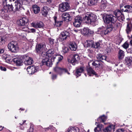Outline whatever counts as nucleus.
<instances>
[{"mask_svg":"<svg viewBox=\"0 0 132 132\" xmlns=\"http://www.w3.org/2000/svg\"><path fill=\"white\" fill-rule=\"evenodd\" d=\"M33 129L32 128H30L28 130L27 132H33Z\"/></svg>","mask_w":132,"mask_h":132,"instance_id":"obj_60","label":"nucleus"},{"mask_svg":"<svg viewBox=\"0 0 132 132\" xmlns=\"http://www.w3.org/2000/svg\"><path fill=\"white\" fill-rule=\"evenodd\" d=\"M103 19L105 23L108 24L111 23V24H117L116 22L117 18L112 15H108L104 16Z\"/></svg>","mask_w":132,"mask_h":132,"instance_id":"obj_2","label":"nucleus"},{"mask_svg":"<svg viewBox=\"0 0 132 132\" xmlns=\"http://www.w3.org/2000/svg\"><path fill=\"white\" fill-rule=\"evenodd\" d=\"M89 29L88 28H84L83 29V33L85 35H86L87 34L88 32L89 31Z\"/></svg>","mask_w":132,"mask_h":132,"instance_id":"obj_44","label":"nucleus"},{"mask_svg":"<svg viewBox=\"0 0 132 132\" xmlns=\"http://www.w3.org/2000/svg\"><path fill=\"white\" fill-rule=\"evenodd\" d=\"M33 74L36 72L38 70V67H35V66H30Z\"/></svg>","mask_w":132,"mask_h":132,"instance_id":"obj_36","label":"nucleus"},{"mask_svg":"<svg viewBox=\"0 0 132 132\" xmlns=\"http://www.w3.org/2000/svg\"><path fill=\"white\" fill-rule=\"evenodd\" d=\"M92 64L96 68L97 67L100 68L101 67V64L100 63H97L95 62H93L92 63Z\"/></svg>","mask_w":132,"mask_h":132,"instance_id":"obj_42","label":"nucleus"},{"mask_svg":"<svg viewBox=\"0 0 132 132\" xmlns=\"http://www.w3.org/2000/svg\"><path fill=\"white\" fill-rule=\"evenodd\" d=\"M115 128L114 125H111L107 127L104 131L105 132H113L114 131Z\"/></svg>","mask_w":132,"mask_h":132,"instance_id":"obj_17","label":"nucleus"},{"mask_svg":"<svg viewBox=\"0 0 132 132\" xmlns=\"http://www.w3.org/2000/svg\"><path fill=\"white\" fill-rule=\"evenodd\" d=\"M30 31H31V32H35V29L33 28L30 29Z\"/></svg>","mask_w":132,"mask_h":132,"instance_id":"obj_61","label":"nucleus"},{"mask_svg":"<svg viewBox=\"0 0 132 132\" xmlns=\"http://www.w3.org/2000/svg\"><path fill=\"white\" fill-rule=\"evenodd\" d=\"M53 60H52V58L51 59L46 57L42 61V62L43 65H46L48 67H51L52 64Z\"/></svg>","mask_w":132,"mask_h":132,"instance_id":"obj_12","label":"nucleus"},{"mask_svg":"<svg viewBox=\"0 0 132 132\" xmlns=\"http://www.w3.org/2000/svg\"><path fill=\"white\" fill-rule=\"evenodd\" d=\"M79 130L77 127H71L69 128L67 132H79Z\"/></svg>","mask_w":132,"mask_h":132,"instance_id":"obj_30","label":"nucleus"},{"mask_svg":"<svg viewBox=\"0 0 132 132\" xmlns=\"http://www.w3.org/2000/svg\"><path fill=\"white\" fill-rule=\"evenodd\" d=\"M125 63L128 67L132 66V60L129 57L125 58Z\"/></svg>","mask_w":132,"mask_h":132,"instance_id":"obj_19","label":"nucleus"},{"mask_svg":"<svg viewBox=\"0 0 132 132\" xmlns=\"http://www.w3.org/2000/svg\"><path fill=\"white\" fill-rule=\"evenodd\" d=\"M21 57L25 64L27 65H31L34 62L32 59L26 55L23 56Z\"/></svg>","mask_w":132,"mask_h":132,"instance_id":"obj_8","label":"nucleus"},{"mask_svg":"<svg viewBox=\"0 0 132 132\" xmlns=\"http://www.w3.org/2000/svg\"><path fill=\"white\" fill-rule=\"evenodd\" d=\"M4 9L2 10V12L3 14V12H9L11 11H13V8L11 5V3H6V5H5L4 3H3Z\"/></svg>","mask_w":132,"mask_h":132,"instance_id":"obj_5","label":"nucleus"},{"mask_svg":"<svg viewBox=\"0 0 132 132\" xmlns=\"http://www.w3.org/2000/svg\"><path fill=\"white\" fill-rule=\"evenodd\" d=\"M32 8L33 11L35 14H37L39 13L40 11V8L36 5H33Z\"/></svg>","mask_w":132,"mask_h":132,"instance_id":"obj_22","label":"nucleus"},{"mask_svg":"<svg viewBox=\"0 0 132 132\" xmlns=\"http://www.w3.org/2000/svg\"><path fill=\"white\" fill-rule=\"evenodd\" d=\"M21 59L19 58H15L13 59V61L15 63L16 65H20L22 63L23 60H22V59L21 57Z\"/></svg>","mask_w":132,"mask_h":132,"instance_id":"obj_18","label":"nucleus"},{"mask_svg":"<svg viewBox=\"0 0 132 132\" xmlns=\"http://www.w3.org/2000/svg\"><path fill=\"white\" fill-rule=\"evenodd\" d=\"M87 74L90 76H92V75H96V72L93 70V69L91 67H89L87 70Z\"/></svg>","mask_w":132,"mask_h":132,"instance_id":"obj_26","label":"nucleus"},{"mask_svg":"<svg viewBox=\"0 0 132 132\" xmlns=\"http://www.w3.org/2000/svg\"><path fill=\"white\" fill-rule=\"evenodd\" d=\"M41 2L42 3L44 2H47L50 4L52 2V0H40Z\"/></svg>","mask_w":132,"mask_h":132,"instance_id":"obj_52","label":"nucleus"},{"mask_svg":"<svg viewBox=\"0 0 132 132\" xmlns=\"http://www.w3.org/2000/svg\"><path fill=\"white\" fill-rule=\"evenodd\" d=\"M13 8V12H15L16 11H20L22 8V4L20 1H17L14 3V5Z\"/></svg>","mask_w":132,"mask_h":132,"instance_id":"obj_11","label":"nucleus"},{"mask_svg":"<svg viewBox=\"0 0 132 132\" xmlns=\"http://www.w3.org/2000/svg\"><path fill=\"white\" fill-rule=\"evenodd\" d=\"M114 14L118 18L122 14L121 11H116L114 13Z\"/></svg>","mask_w":132,"mask_h":132,"instance_id":"obj_39","label":"nucleus"},{"mask_svg":"<svg viewBox=\"0 0 132 132\" xmlns=\"http://www.w3.org/2000/svg\"><path fill=\"white\" fill-rule=\"evenodd\" d=\"M98 127V128L101 131V129H102L103 127V125H97V126Z\"/></svg>","mask_w":132,"mask_h":132,"instance_id":"obj_57","label":"nucleus"},{"mask_svg":"<svg viewBox=\"0 0 132 132\" xmlns=\"http://www.w3.org/2000/svg\"><path fill=\"white\" fill-rule=\"evenodd\" d=\"M0 68V69L2 70H3L4 71H5L6 70V68L4 67L1 66Z\"/></svg>","mask_w":132,"mask_h":132,"instance_id":"obj_58","label":"nucleus"},{"mask_svg":"<svg viewBox=\"0 0 132 132\" xmlns=\"http://www.w3.org/2000/svg\"><path fill=\"white\" fill-rule=\"evenodd\" d=\"M93 41L92 40H87L85 43V45L87 46V47H93Z\"/></svg>","mask_w":132,"mask_h":132,"instance_id":"obj_33","label":"nucleus"},{"mask_svg":"<svg viewBox=\"0 0 132 132\" xmlns=\"http://www.w3.org/2000/svg\"><path fill=\"white\" fill-rule=\"evenodd\" d=\"M32 24L34 27L36 28H41L43 26V23L41 22H40L36 24L32 23Z\"/></svg>","mask_w":132,"mask_h":132,"instance_id":"obj_29","label":"nucleus"},{"mask_svg":"<svg viewBox=\"0 0 132 132\" xmlns=\"http://www.w3.org/2000/svg\"><path fill=\"white\" fill-rule=\"evenodd\" d=\"M94 33V32L89 29L88 32L87 34L86 35L87 36H92L93 35Z\"/></svg>","mask_w":132,"mask_h":132,"instance_id":"obj_45","label":"nucleus"},{"mask_svg":"<svg viewBox=\"0 0 132 132\" xmlns=\"http://www.w3.org/2000/svg\"><path fill=\"white\" fill-rule=\"evenodd\" d=\"M12 0H4L3 3L6 5V3H10Z\"/></svg>","mask_w":132,"mask_h":132,"instance_id":"obj_53","label":"nucleus"},{"mask_svg":"<svg viewBox=\"0 0 132 132\" xmlns=\"http://www.w3.org/2000/svg\"><path fill=\"white\" fill-rule=\"evenodd\" d=\"M79 59V55L77 54H74L71 60V62L72 64L74 65L75 64L77 63Z\"/></svg>","mask_w":132,"mask_h":132,"instance_id":"obj_16","label":"nucleus"},{"mask_svg":"<svg viewBox=\"0 0 132 132\" xmlns=\"http://www.w3.org/2000/svg\"><path fill=\"white\" fill-rule=\"evenodd\" d=\"M125 56V54L123 51L122 50H119L118 52V57L119 60H121Z\"/></svg>","mask_w":132,"mask_h":132,"instance_id":"obj_23","label":"nucleus"},{"mask_svg":"<svg viewBox=\"0 0 132 132\" xmlns=\"http://www.w3.org/2000/svg\"><path fill=\"white\" fill-rule=\"evenodd\" d=\"M4 59L7 62H11L12 61H13V59H12V57L11 56L9 55H7Z\"/></svg>","mask_w":132,"mask_h":132,"instance_id":"obj_38","label":"nucleus"},{"mask_svg":"<svg viewBox=\"0 0 132 132\" xmlns=\"http://www.w3.org/2000/svg\"><path fill=\"white\" fill-rule=\"evenodd\" d=\"M69 51L68 48L65 46H64L62 47V51L64 53L67 52Z\"/></svg>","mask_w":132,"mask_h":132,"instance_id":"obj_46","label":"nucleus"},{"mask_svg":"<svg viewBox=\"0 0 132 132\" xmlns=\"http://www.w3.org/2000/svg\"><path fill=\"white\" fill-rule=\"evenodd\" d=\"M63 59L62 56L58 55H54L52 57V60L53 61H56V64H57L59 62L62 60Z\"/></svg>","mask_w":132,"mask_h":132,"instance_id":"obj_15","label":"nucleus"},{"mask_svg":"<svg viewBox=\"0 0 132 132\" xmlns=\"http://www.w3.org/2000/svg\"><path fill=\"white\" fill-rule=\"evenodd\" d=\"M101 119L102 122H104L106 120V118L104 115H103L99 118L98 119Z\"/></svg>","mask_w":132,"mask_h":132,"instance_id":"obj_43","label":"nucleus"},{"mask_svg":"<svg viewBox=\"0 0 132 132\" xmlns=\"http://www.w3.org/2000/svg\"><path fill=\"white\" fill-rule=\"evenodd\" d=\"M45 7H44L43 8V11L42 12V14L43 15H45V16H46L47 14V12L45 10Z\"/></svg>","mask_w":132,"mask_h":132,"instance_id":"obj_51","label":"nucleus"},{"mask_svg":"<svg viewBox=\"0 0 132 132\" xmlns=\"http://www.w3.org/2000/svg\"><path fill=\"white\" fill-rule=\"evenodd\" d=\"M28 22V19L26 18H23L17 21V23L20 26H23L25 25Z\"/></svg>","mask_w":132,"mask_h":132,"instance_id":"obj_14","label":"nucleus"},{"mask_svg":"<svg viewBox=\"0 0 132 132\" xmlns=\"http://www.w3.org/2000/svg\"><path fill=\"white\" fill-rule=\"evenodd\" d=\"M96 57L98 61H100L102 62H103L104 61H105L106 59V57L104 55H102L101 54H98Z\"/></svg>","mask_w":132,"mask_h":132,"instance_id":"obj_20","label":"nucleus"},{"mask_svg":"<svg viewBox=\"0 0 132 132\" xmlns=\"http://www.w3.org/2000/svg\"><path fill=\"white\" fill-rule=\"evenodd\" d=\"M100 0H89L88 2V4L90 6L97 4Z\"/></svg>","mask_w":132,"mask_h":132,"instance_id":"obj_21","label":"nucleus"},{"mask_svg":"<svg viewBox=\"0 0 132 132\" xmlns=\"http://www.w3.org/2000/svg\"><path fill=\"white\" fill-rule=\"evenodd\" d=\"M19 1L21 4L22 3L23 5H28L30 3L29 1L28 0H19Z\"/></svg>","mask_w":132,"mask_h":132,"instance_id":"obj_37","label":"nucleus"},{"mask_svg":"<svg viewBox=\"0 0 132 132\" xmlns=\"http://www.w3.org/2000/svg\"><path fill=\"white\" fill-rule=\"evenodd\" d=\"M132 24L130 23H127V28L126 30V32L127 34L130 33L132 31Z\"/></svg>","mask_w":132,"mask_h":132,"instance_id":"obj_27","label":"nucleus"},{"mask_svg":"<svg viewBox=\"0 0 132 132\" xmlns=\"http://www.w3.org/2000/svg\"><path fill=\"white\" fill-rule=\"evenodd\" d=\"M27 70L28 74H29L30 75L33 74V73H32V71L30 67H28L27 68Z\"/></svg>","mask_w":132,"mask_h":132,"instance_id":"obj_50","label":"nucleus"},{"mask_svg":"<svg viewBox=\"0 0 132 132\" xmlns=\"http://www.w3.org/2000/svg\"><path fill=\"white\" fill-rule=\"evenodd\" d=\"M77 48V45L74 42L70 44V48L71 50L75 51L76 50Z\"/></svg>","mask_w":132,"mask_h":132,"instance_id":"obj_34","label":"nucleus"},{"mask_svg":"<svg viewBox=\"0 0 132 132\" xmlns=\"http://www.w3.org/2000/svg\"><path fill=\"white\" fill-rule=\"evenodd\" d=\"M100 43L98 42H96L94 44H93V46L92 47L95 48H97L99 47L100 46Z\"/></svg>","mask_w":132,"mask_h":132,"instance_id":"obj_47","label":"nucleus"},{"mask_svg":"<svg viewBox=\"0 0 132 132\" xmlns=\"http://www.w3.org/2000/svg\"><path fill=\"white\" fill-rule=\"evenodd\" d=\"M84 71V69L83 67H80V68L78 69L76 71V73L77 75H78L80 76L81 75V73Z\"/></svg>","mask_w":132,"mask_h":132,"instance_id":"obj_35","label":"nucleus"},{"mask_svg":"<svg viewBox=\"0 0 132 132\" xmlns=\"http://www.w3.org/2000/svg\"><path fill=\"white\" fill-rule=\"evenodd\" d=\"M48 40L50 44L52 45L53 44H54V39H53L52 38L49 37L48 38Z\"/></svg>","mask_w":132,"mask_h":132,"instance_id":"obj_49","label":"nucleus"},{"mask_svg":"<svg viewBox=\"0 0 132 132\" xmlns=\"http://www.w3.org/2000/svg\"><path fill=\"white\" fill-rule=\"evenodd\" d=\"M56 19L57 18L56 16H54V19L55 22V24H54V26L56 27H59L61 26L62 23V21H56Z\"/></svg>","mask_w":132,"mask_h":132,"instance_id":"obj_32","label":"nucleus"},{"mask_svg":"<svg viewBox=\"0 0 132 132\" xmlns=\"http://www.w3.org/2000/svg\"><path fill=\"white\" fill-rule=\"evenodd\" d=\"M97 16L93 14L86 15L84 17L85 22L88 24H93L96 21Z\"/></svg>","mask_w":132,"mask_h":132,"instance_id":"obj_3","label":"nucleus"},{"mask_svg":"<svg viewBox=\"0 0 132 132\" xmlns=\"http://www.w3.org/2000/svg\"><path fill=\"white\" fill-rule=\"evenodd\" d=\"M4 52V50L0 48V54L3 53Z\"/></svg>","mask_w":132,"mask_h":132,"instance_id":"obj_62","label":"nucleus"},{"mask_svg":"<svg viewBox=\"0 0 132 132\" xmlns=\"http://www.w3.org/2000/svg\"><path fill=\"white\" fill-rule=\"evenodd\" d=\"M118 20H119V21H123L125 19V17L122 14L118 18Z\"/></svg>","mask_w":132,"mask_h":132,"instance_id":"obj_48","label":"nucleus"},{"mask_svg":"<svg viewBox=\"0 0 132 132\" xmlns=\"http://www.w3.org/2000/svg\"><path fill=\"white\" fill-rule=\"evenodd\" d=\"M23 31H25L26 32H30L29 30V29L28 28H27L26 27V28L24 29L23 30Z\"/></svg>","mask_w":132,"mask_h":132,"instance_id":"obj_59","label":"nucleus"},{"mask_svg":"<svg viewBox=\"0 0 132 132\" xmlns=\"http://www.w3.org/2000/svg\"><path fill=\"white\" fill-rule=\"evenodd\" d=\"M54 51L52 49H50L47 51L46 53V55L48 57H51L53 55H54Z\"/></svg>","mask_w":132,"mask_h":132,"instance_id":"obj_28","label":"nucleus"},{"mask_svg":"<svg viewBox=\"0 0 132 132\" xmlns=\"http://www.w3.org/2000/svg\"><path fill=\"white\" fill-rule=\"evenodd\" d=\"M106 1L105 0H102L100 7L102 10L105 9L106 6Z\"/></svg>","mask_w":132,"mask_h":132,"instance_id":"obj_31","label":"nucleus"},{"mask_svg":"<svg viewBox=\"0 0 132 132\" xmlns=\"http://www.w3.org/2000/svg\"><path fill=\"white\" fill-rule=\"evenodd\" d=\"M57 77V76L56 74H52V78L53 80L55 79Z\"/></svg>","mask_w":132,"mask_h":132,"instance_id":"obj_56","label":"nucleus"},{"mask_svg":"<svg viewBox=\"0 0 132 132\" xmlns=\"http://www.w3.org/2000/svg\"><path fill=\"white\" fill-rule=\"evenodd\" d=\"M69 36L70 34L69 32L64 31L61 32L60 38H61V40L62 41L66 39L67 37Z\"/></svg>","mask_w":132,"mask_h":132,"instance_id":"obj_13","label":"nucleus"},{"mask_svg":"<svg viewBox=\"0 0 132 132\" xmlns=\"http://www.w3.org/2000/svg\"><path fill=\"white\" fill-rule=\"evenodd\" d=\"M6 40V39L5 37H1L0 39V45H2L3 43H4Z\"/></svg>","mask_w":132,"mask_h":132,"instance_id":"obj_40","label":"nucleus"},{"mask_svg":"<svg viewBox=\"0 0 132 132\" xmlns=\"http://www.w3.org/2000/svg\"><path fill=\"white\" fill-rule=\"evenodd\" d=\"M116 132H127L123 129H119L117 130Z\"/></svg>","mask_w":132,"mask_h":132,"instance_id":"obj_54","label":"nucleus"},{"mask_svg":"<svg viewBox=\"0 0 132 132\" xmlns=\"http://www.w3.org/2000/svg\"><path fill=\"white\" fill-rule=\"evenodd\" d=\"M45 47L46 45L44 44H37L36 47V52L39 54H42L45 50Z\"/></svg>","mask_w":132,"mask_h":132,"instance_id":"obj_6","label":"nucleus"},{"mask_svg":"<svg viewBox=\"0 0 132 132\" xmlns=\"http://www.w3.org/2000/svg\"><path fill=\"white\" fill-rule=\"evenodd\" d=\"M122 46L125 49H127L129 47V44L128 42H126L122 45Z\"/></svg>","mask_w":132,"mask_h":132,"instance_id":"obj_41","label":"nucleus"},{"mask_svg":"<svg viewBox=\"0 0 132 132\" xmlns=\"http://www.w3.org/2000/svg\"><path fill=\"white\" fill-rule=\"evenodd\" d=\"M9 49L11 52L15 53L18 50V43L15 41H12L10 42L8 45Z\"/></svg>","mask_w":132,"mask_h":132,"instance_id":"obj_4","label":"nucleus"},{"mask_svg":"<svg viewBox=\"0 0 132 132\" xmlns=\"http://www.w3.org/2000/svg\"><path fill=\"white\" fill-rule=\"evenodd\" d=\"M49 128H50V127H48V128H44V129L46 131H48L49 130Z\"/></svg>","mask_w":132,"mask_h":132,"instance_id":"obj_64","label":"nucleus"},{"mask_svg":"<svg viewBox=\"0 0 132 132\" xmlns=\"http://www.w3.org/2000/svg\"><path fill=\"white\" fill-rule=\"evenodd\" d=\"M82 22V18L81 17L77 16L74 19V21L73 22V25L75 27H79Z\"/></svg>","mask_w":132,"mask_h":132,"instance_id":"obj_9","label":"nucleus"},{"mask_svg":"<svg viewBox=\"0 0 132 132\" xmlns=\"http://www.w3.org/2000/svg\"><path fill=\"white\" fill-rule=\"evenodd\" d=\"M132 49L131 48H129L128 50V52L131 53Z\"/></svg>","mask_w":132,"mask_h":132,"instance_id":"obj_63","label":"nucleus"},{"mask_svg":"<svg viewBox=\"0 0 132 132\" xmlns=\"http://www.w3.org/2000/svg\"><path fill=\"white\" fill-rule=\"evenodd\" d=\"M124 7L125 9H123V11L128 12H132V5L125 6H124Z\"/></svg>","mask_w":132,"mask_h":132,"instance_id":"obj_25","label":"nucleus"},{"mask_svg":"<svg viewBox=\"0 0 132 132\" xmlns=\"http://www.w3.org/2000/svg\"><path fill=\"white\" fill-rule=\"evenodd\" d=\"M69 5L67 2H64L60 4L59 5V10L63 12L68 10L69 8Z\"/></svg>","mask_w":132,"mask_h":132,"instance_id":"obj_7","label":"nucleus"},{"mask_svg":"<svg viewBox=\"0 0 132 132\" xmlns=\"http://www.w3.org/2000/svg\"><path fill=\"white\" fill-rule=\"evenodd\" d=\"M70 16L68 13H65L62 14V18L64 20L66 21H68L70 18Z\"/></svg>","mask_w":132,"mask_h":132,"instance_id":"obj_24","label":"nucleus"},{"mask_svg":"<svg viewBox=\"0 0 132 132\" xmlns=\"http://www.w3.org/2000/svg\"><path fill=\"white\" fill-rule=\"evenodd\" d=\"M118 26L117 24H111L108 25L106 28L103 27L98 28L96 32L100 34L102 36L106 35L110 32L113 29L116 28Z\"/></svg>","mask_w":132,"mask_h":132,"instance_id":"obj_1","label":"nucleus"},{"mask_svg":"<svg viewBox=\"0 0 132 132\" xmlns=\"http://www.w3.org/2000/svg\"><path fill=\"white\" fill-rule=\"evenodd\" d=\"M53 70L55 72L61 75L64 72H67V70L66 69L61 68L57 65H56L54 68Z\"/></svg>","mask_w":132,"mask_h":132,"instance_id":"obj_10","label":"nucleus"},{"mask_svg":"<svg viewBox=\"0 0 132 132\" xmlns=\"http://www.w3.org/2000/svg\"><path fill=\"white\" fill-rule=\"evenodd\" d=\"M94 131L95 132H100L101 131L100 129L98 128V127H97L95 128Z\"/></svg>","mask_w":132,"mask_h":132,"instance_id":"obj_55","label":"nucleus"}]
</instances>
